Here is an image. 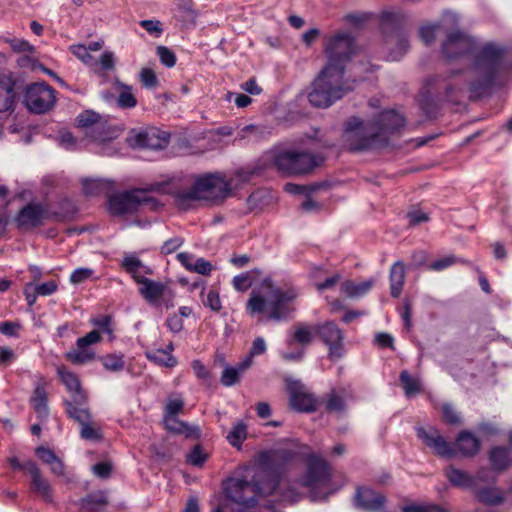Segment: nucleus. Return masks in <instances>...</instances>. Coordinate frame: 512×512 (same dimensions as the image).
Instances as JSON below:
<instances>
[{
  "mask_svg": "<svg viewBox=\"0 0 512 512\" xmlns=\"http://www.w3.org/2000/svg\"><path fill=\"white\" fill-rule=\"evenodd\" d=\"M441 50L448 60L472 55V62L464 71H451L427 81L428 92L438 98L451 101L464 96L478 98L511 69L509 53L503 45L492 41L480 42L461 30L447 33Z\"/></svg>",
  "mask_w": 512,
  "mask_h": 512,
  "instance_id": "nucleus-1",
  "label": "nucleus"
},
{
  "mask_svg": "<svg viewBox=\"0 0 512 512\" xmlns=\"http://www.w3.org/2000/svg\"><path fill=\"white\" fill-rule=\"evenodd\" d=\"M306 461V475L291 486L271 475H256L252 473V469H247L242 477L230 478L224 489L227 498L233 503L231 509L234 512H264L255 506L259 496L270 495L277 489L280 490L283 500L295 502L302 495L300 488L316 489L328 484L331 473L325 459L317 454H310ZM265 512L271 511L265 509Z\"/></svg>",
  "mask_w": 512,
  "mask_h": 512,
  "instance_id": "nucleus-2",
  "label": "nucleus"
},
{
  "mask_svg": "<svg viewBox=\"0 0 512 512\" xmlns=\"http://www.w3.org/2000/svg\"><path fill=\"white\" fill-rule=\"evenodd\" d=\"M298 295L295 287L280 285L266 278L251 291L245 309L249 316L258 317L261 322L279 323L289 319L295 311L293 302Z\"/></svg>",
  "mask_w": 512,
  "mask_h": 512,
  "instance_id": "nucleus-3",
  "label": "nucleus"
},
{
  "mask_svg": "<svg viewBox=\"0 0 512 512\" xmlns=\"http://www.w3.org/2000/svg\"><path fill=\"white\" fill-rule=\"evenodd\" d=\"M404 125V117L395 110L383 111L374 121L364 122L355 117L347 123L343 142L351 151L380 148Z\"/></svg>",
  "mask_w": 512,
  "mask_h": 512,
  "instance_id": "nucleus-4",
  "label": "nucleus"
},
{
  "mask_svg": "<svg viewBox=\"0 0 512 512\" xmlns=\"http://www.w3.org/2000/svg\"><path fill=\"white\" fill-rule=\"evenodd\" d=\"M241 175L226 180L221 174H207L195 180L192 186L174 194L178 206L187 208L196 201H217L228 197L239 186Z\"/></svg>",
  "mask_w": 512,
  "mask_h": 512,
  "instance_id": "nucleus-5",
  "label": "nucleus"
},
{
  "mask_svg": "<svg viewBox=\"0 0 512 512\" xmlns=\"http://www.w3.org/2000/svg\"><path fill=\"white\" fill-rule=\"evenodd\" d=\"M350 89L343 84V74L339 69L325 66L314 80L308 93L309 102L318 108H327L341 99Z\"/></svg>",
  "mask_w": 512,
  "mask_h": 512,
  "instance_id": "nucleus-6",
  "label": "nucleus"
},
{
  "mask_svg": "<svg viewBox=\"0 0 512 512\" xmlns=\"http://www.w3.org/2000/svg\"><path fill=\"white\" fill-rule=\"evenodd\" d=\"M149 191L167 192L162 184L152 185L149 190L135 189L132 191L116 193L109 197L108 208L112 215H125L138 211L141 207L154 208L156 201L149 195Z\"/></svg>",
  "mask_w": 512,
  "mask_h": 512,
  "instance_id": "nucleus-7",
  "label": "nucleus"
},
{
  "mask_svg": "<svg viewBox=\"0 0 512 512\" xmlns=\"http://www.w3.org/2000/svg\"><path fill=\"white\" fill-rule=\"evenodd\" d=\"M267 157L278 170L291 175L309 173L322 161L310 153L286 149L270 151Z\"/></svg>",
  "mask_w": 512,
  "mask_h": 512,
  "instance_id": "nucleus-8",
  "label": "nucleus"
},
{
  "mask_svg": "<svg viewBox=\"0 0 512 512\" xmlns=\"http://www.w3.org/2000/svg\"><path fill=\"white\" fill-rule=\"evenodd\" d=\"M326 53L328 55V64L334 69H339L341 74L344 73V64L350 59L354 53V41L349 33L341 32L332 36L327 45Z\"/></svg>",
  "mask_w": 512,
  "mask_h": 512,
  "instance_id": "nucleus-9",
  "label": "nucleus"
},
{
  "mask_svg": "<svg viewBox=\"0 0 512 512\" xmlns=\"http://www.w3.org/2000/svg\"><path fill=\"white\" fill-rule=\"evenodd\" d=\"M25 104L34 113H44L55 103L54 90L44 83H34L27 87Z\"/></svg>",
  "mask_w": 512,
  "mask_h": 512,
  "instance_id": "nucleus-10",
  "label": "nucleus"
},
{
  "mask_svg": "<svg viewBox=\"0 0 512 512\" xmlns=\"http://www.w3.org/2000/svg\"><path fill=\"white\" fill-rule=\"evenodd\" d=\"M100 340L99 332L92 330L85 336L77 339L75 347L65 354V358L75 365H83L93 361L96 353L91 346L100 342Z\"/></svg>",
  "mask_w": 512,
  "mask_h": 512,
  "instance_id": "nucleus-11",
  "label": "nucleus"
},
{
  "mask_svg": "<svg viewBox=\"0 0 512 512\" xmlns=\"http://www.w3.org/2000/svg\"><path fill=\"white\" fill-rule=\"evenodd\" d=\"M66 411L71 418L80 424V436L82 439L87 441H98L101 439V429L92 421L87 409L68 403Z\"/></svg>",
  "mask_w": 512,
  "mask_h": 512,
  "instance_id": "nucleus-12",
  "label": "nucleus"
},
{
  "mask_svg": "<svg viewBox=\"0 0 512 512\" xmlns=\"http://www.w3.org/2000/svg\"><path fill=\"white\" fill-rule=\"evenodd\" d=\"M129 145L137 148L163 149L169 143V135L157 129L132 131L128 137Z\"/></svg>",
  "mask_w": 512,
  "mask_h": 512,
  "instance_id": "nucleus-13",
  "label": "nucleus"
},
{
  "mask_svg": "<svg viewBox=\"0 0 512 512\" xmlns=\"http://www.w3.org/2000/svg\"><path fill=\"white\" fill-rule=\"evenodd\" d=\"M416 431L418 438L437 455L443 457H453L455 455V450L435 427H418Z\"/></svg>",
  "mask_w": 512,
  "mask_h": 512,
  "instance_id": "nucleus-14",
  "label": "nucleus"
},
{
  "mask_svg": "<svg viewBox=\"0 0 512 512\" xmlns=\"http://www.w3.org/2000/svg\"><path fill=\"white\" fill-rule=\"evenodd\" d=\"M317 333L321 339L329 346V357L337 359L342 356L343 333L334 322H325L317 326Z\"/></svg>",
  "mask_w": 512,
  "mask_h": 512,
  "instance_id": "nucleus-15",
  "label": "nucleus"
},
{
  "mask_svg": "<svg viewBox=\"0 0 512 512\" xmlns=\"http://www.w3.org/2000/svg\"><path fill=\"white\" fill-rule=\"evenodd\" d=\"M290 394V406L292 409L301 412H310L315 409L316 400L312 394L299 382H290L288 384Z\"/></svg>",
  "mask_w": 512,
  "mask_h": 512,
  "instance_id": "nucleus-16",
  "label": "nucleus"
},
{
  "mask_svg": "<svg viewBox=\"0 0 512 512\" xmlns=\"http://www.w3.org/2000/svg\"><path fill=\"white\" fill-rule=\"evenodd\" d=\"M23 470L31 476V490L45 501H52V488L33 461H26Z\"/></svg>",
  "mask_w": 512,
  "mask_h": 512,
  "instance_id": "nucleus-17",
  "label": "nucleus"
},
{
  "mask_svg": "<svg viewBox=\"0 0 512 512\" xmlns=\"http://www.w3.org/2000/svg\"><path fill=\"white\" fill-rule=\"evenodd\" d=\"M57 374L61 382L65 385L67 390L72 395V401H69V403H72L73 405L78 407H82V404L85 402L86 397L81 389L78 376L64 366H59L57 368ZM67 404L68 402H66V405Z\"/></svg>",
  "mask_w": 512,
  "mask_h": 512,
  "instance_id": "nucleus-18",
  "label": "nucleus"
},
{
  "mask_svg": "<svg viewBox=\"0 0 512 512\" xmlns=\"http://www.w3.org/2000/svg\"><path fill=\"white\" fill-rule=\"evenodd\" d=\"M139 284V293L149 303H158L161 297L168 296L171 298L173 295L171 291L161 282L149 280L143 277L137 282Z\"/></svg>",
  "mask_w": 512,
  "mask_h": 512,
  "instance_id": "nucleus-19",
  "label": "nucleus"
},
{
  "mask_svg": "<svg viewBox=\"0 0 512 512\" xmlns=\"http://www.w3.org/2000/svg\"><path fill=\"white\" fill-rule=\"evenodd\" d=\"M384 500L381 494L367 487L358 488L355 495L356 505L367 511L379 510Z\"/></svg>",
  "mask_w": 512,
  "mask_h": 512,
  "instance_id": "nucleus-20",
  "label": "nucleus"
},
{
  "mask_svg": "<svg viewBox=\"0 0 512 512\" xmlns=\"http://www.w3.org/2000/svg\"><path fill=\"white\" fill-rule=\"evenodd\" d=\"M44 210L38 204H28L18 213L17 225L22 229H30L37 226L43 218Z\"/></svg>",
  "mask_w": 512,
  "mask_h": 512,
  "instance_id": "nucleus-21",
  "label": "nucleus"
},
{
  "mask_svg": "<svg viewBox=\"0 0 512 512\" xmlns=\"http://www.w3.org/2000/svg\"><path fill=\"white\" fill-rule=\"evenodd\" d=\"M46 387L47 381L44 378H40L35 383V388L30 399L31 405L39 418H46L48 415Z\"/></svg>",
  "mask_w": 512,
  "mask_h": 512,
  "instance_id": "nucleus-22",
  "label": "nucleus"
},
{
  "mask_svg": "<svg viewBox=\"0 0 512 512\" xmlns=\"http://www.w3.org/2000/svg\"><path fill=\"white\" fill-rule=\"evenodd\" d=\"M164 424L167 430L176 434H182L186 438L197 439L200 437V430L198 426H190L180 421L176 416H165Z\"/></svg>",
  "mask_w": 512,
  "mask_h": 512,
  "instance_id": "nucleus-23",
  "label": "nucleus"
},
{
  "mask_svg": "<svg viewBox=\"0 0 512 512\" xmlns=\"http://www.w3.org/2000/svg\"><path fill=\"white\" fill-rule=\"evenodd\" d=\"M445 476L455 487L468 489L475 486L474 476L464 470L457 469L454 466H449L445 469Z\"/></svg>",
  "mask_w": 512,
  "mask_h": 512,
  "instance_id": "nucleus-24",
  "label": "nucleus"
},
{
  "mask_svg": "<svg viewBox=\"0 0 512 512\" xmlns=\"http://www.w3.org/2000/svg\"><path fill=\"white\" fill-rule=\"evenodd\" d=\"M456 448L463 456H473L480 449L479 440L470 432L462 431L456 439Z\"/></svg>",
  "mask_w": 512,
  "mask_h": 512,
  "instance_id": "nucleus-25",
  "label": "nucleus"
},
{
  "mask_svg": "<svg viewBox=\"0 0 512 512\" xmlns=\"http://www.w3.org/2000/svg\"><path fill=\"white\" fill-rule=\"evenodd\" d=\"M374 281L372 279L356 283L354 281L346 280L341 283V292L348 298H360L366 295L373 287Z\"/></svg>",
  "mask_w": 512,
  "mask_h": 512,
  "instance_id": "nucleus-26",
  "label": "nucleus"
},
{
  "mask_svg": "<svg viewBox=\"0 0 512 512\" xmlns=\"http://www.w3.org/2000/svg\"><path fill=\"white\" fill-rule=\"evenodd\" d=\"M122 267L132 275L134 280L138 282L145 275L151 274L152 270L145 266L138 257L134 255H126L122 261Z\"/></svg>",
  "mask_w": 512,
  "mask_h": 512,
  "instance_id": "nucleus-27",
  "label": "nucleus"
},
{
  "mask_svg": "<svg viewBox=\"0 0 512 512\" xmlns=\"http://www.w3.org/2000/svg\"><path fill=\"white\" fill-rule=\"evenodd\" d=\"M252 365L250 357H246L243 361L234 367H226L221 375V383L230 387L239 381L240 375Z\"/></svg>",
  "mask_w": 512,
  "mask_h": 512,
  "instance_id": "nucleus-28",
  "label": "nucleus"
},
{
  "mask_svg": "<svg viewBox=\"0 0 512 512\" xmlns=\"http://www.w3.org/2000/svg\"><path fill=\"white\" fill-rule=\"evenodd\" d=\"M350 396L347 389L332 390L327 398L326 409L330 412L342 413L346 409Z\"/></svg>",
  "mask_w": 512,
  "mask_h": 512,
  "instance_id": "nucleus-29",
  "label": "nucleus"
},
{
  "mask_svg": "<svg viewBox=\"0 0 512 512\" xmlns=\"http://www.w3.org/2000/svg\"><path fill=\"white\" fill-rule=\"evenodd\" d=\"M490 462L495 471H504L512 465V453L507 448L495 447L490 452Z\"/></svg>",
  "mask_w": 512,
  "mask_h": 512,
  "instance_id": "nucleus-30",
  "label": "nucleus"
},
{
  "mask_svg": "<svg viewBox=\"0 0 512 512\" xmlns=\"http://www.w3.org/2000/svg\"><path fill=\"white\" fill-rule=\"evenodd\" d=\"M405 281V266L402 262L394 263L390 270L391 295L398 297L401 294Z\"/></svg>",
  "mask_w": 512,
  "mask_h": 512,
  "instance_id": "nucleus-31",
  "label": "nucleus"
},
{
  "mask_svg": "<svg viewBox=\"0 0 512 512\" xmlns=\"http://www.w3.org/2000/svg\"><path fill=\"white\" fill-rule=\"evenodd\" d=\"M107 504V496L104 492L90 494L81 501L82 512H102Z\"/></svg>",
  "mask_w": 512,
  "mask_h": 512,
  "instance_id": "nucleus-32",
  "label": "nucleus"
},
{
  "mask_svg": "<svg viewBox=\"0 0 512 512\" xmlns=\"http://www.w3.org/2000/svg\"><path fill=\"white\" fill-rule=\"evenodd\" d=\"M145 355L150 361L163 367L172 368L177 364V360L170 354L168 350H149L145 353Z\"/></svg>",
  "mask_w": 512,
  "mask_h": 512,
  "instance_id": "nucleus-33",
  "label": "nucleus"
},
{
  "mask_svg": "<svg viewBox=\"0 0 512 512\" xmlns=\"http://www.w3.org/2000/svg\"><path fill=\"white\" fill-rule=\"evenodd\" d=\"M270 131L265 126L247 125L238 131L239 139H248L251 141H260L266 138Z\"/></svg>",
  "mask_w": 512,
  "mask_h": 512,
  "instance_id": "nucleus-34",
  "label": "nucleus"
},
{
  "mask_svg": "<svg viewBox=\"0 0 512 512\" xmlns=\"http://www.w3.org/2000/svg\"><path fill=\"white\" fill-rule=\"evenodd\" d=\"M15 92L13 85L0 79V112L10 110L14 105Z\"/></svg>",
  "mask_w": 512,
  "mask_h": 512,
  "instance_id": "nucleus-35",
  "label": "nucleus"
},
{
  "mask_svg": "<svg viewBox=\"0 0 512 512\" xmlns=\"http://www.w3.org/2000/svg\"><path fill=\"white\" fill-rule=\"evenodd\" d=\"M82 184L84 193L89 196L106 193L111 188V183L109 181L101 179H84Z\"/></svg>",
  "mask_w": 512,
  "mask_h": 512,
  "instance_id": "nucleus-36",
  "label": "nucleus"
},
{
  "mask_svg": "<svg viewBox=\"0 0 512 512\" xmlns=\"http://www.w3.org/2000/svg\"><path fill=\"white\" fill-rule=\"evenodd\" d=\"M99 361L109 372H120L125 367L124 355L122 353H111L100 357Z\"/></svg>",
  "mask_w": 512,
  "mask_h": 512,
  "instance_id": "nucleus-37",
  "label": "nucleus"
},
{
  "mask_svg": "<svg viewBox=\"0 0 512 512\" xmlns=\"http://www.w3.org/2000/svg\"><path fill=\"white\" fill-rule=\"evenodd\" d=\"M116 87L119 90L117 104L121 108H133L137 104V100L132 92V87L120 82H116Z\"/></svg>",
  "mask_w": 512,
  "mask_h": 512,
  "instance_id": "nucleus-38",
  "label": "nucleus"
},
{
  "mask_svg": "<svg viewBox=\"0 0 512 512\" xmlns=\"http://www.w3.org/2000/svg\"><path fill=\"white\" fill-rule=\"evenodd\" d=\"M477 497L480 502L488 505H497L503 501V494L497 488H486L477 491Z\"/></svg>",
  "mask_w": 512,
  "mask_h": 512,
  "instance_id": "nucleus-39",
  "label": "nucleus"
},
{
  "mask_svg": "<svg viewBox=\"0 0 512 512\" xmlns=\"http://www.w3.org/2000/svg\"><path fill=\"white\" fill-rule=\"evenodd\" d=\"M316 328L298 324L294 328L293 340L301 345H308L313 339Z\"/></svg>",
  "mask_w": 512,
  "mask_h": 512,
  "instance_id": "nucleus-40",
  "label": "nucleus"
},
{
  "mask_svg": "<svg viewBox=\"0 0 512 512\" xmlns=\"http://www.w3.org/2000/svg\"><path fill=\"white\" fill-rule=\"evenodd\" d=\"M400 380L405 394L410 397L420 392L421 386L417 379L413 378L408 371L404 370L400 374Z\"/></svg>",
  "mask_w": 512,
  "mask_h": 512,
  "instance_id": "nucleus-41",
  "label": "nucleus"
},
{
  "mask_svg": "<svg viewBox=\"0 0 512 512\" xmlns=\"http://www.w3.org/2000/svg\"><path fill=\"white\" fill-rule=\"evenodd\" d=\"M246 426L243 422H238L228 433L227 440L232 446H240L246 438Z\"/></svg>",
  "mask_w": 512,
  "mask_h": 512,
  "instance_id": "nucleus-42",
  "label": "nucleus"
},
{
  "mask_svg": "<svg viewBox=\"0 0 512 512\" xmlns=\"http://www.w3.org/2000/svg\"><path fill=\"white\" fill-rule=\"evenodd\" d=\"M394 42L397 43L398 48L396 51L391 52L390 58H391V60H398L407 51L408 46H409L408 40L406 39V37H404L402 35H397L395 37L389 38V40L387 41V43L390 45L393 44Z\"/></svg>",
  "mask_w": 512,
  "mask_h": 512,
  "instance_id": "nucleus-43",
  "label": "nucleus"
},
{
  "mask_svg": "<svg viewBox=\"0 0 512 512\" xmlns=\"http://www.w3.org/2000/svg\"><path fill=\"white\" fill-rule=\"evenodd\" d=\"M76 120L79 127L87 128L90 126L98 125L100 115L94 111L87 110L79 114Z\"/></svg>",
  "mask_w": 512,
  "mask_h": 512,
  "instance_id": "nucleus-44",
  "label": "nucleus"
},
{
  "mask_svg": "<svg viewBox=\"0 0 512 512\" xmlns=\"http://www.w3.org/2000/svg\"><path fill=\"white\" fill-rule=\"evenodd\" d=\"M439 28L438 24H425L419 29V36L425 44H431L436 38V32Z\"/></svg>",
  "mask_w": 512,
  "mask_h": 512,
  "instance_id": "nucleus-45",
  "label": "nucleus"
},
{
  "mask_svg": "<svg viewBox=\"0 0 512 512\" xmlns=\"http://www.w3.org/2000/svg\"><path fill=\"white\" fill-rule=\"evenodd\" d=\"M140 26L154 37H160L163 33L162 23L159 20L149 19L140 21Z\"/></svg>",
  "mask_w": 512,
  "mask_h": 512,
  "instance_id": "nucleus-46",
  "label": "nucleus"
},
{
  "mask_svg": "<svg viewBox=\"0 0 512 512\" xmlns=\"http://www.w3.org/2000/svg\"><path fill=\"white\" fill-rule=\"evenodd\" d=\"M94 274V271L89 268H78L75 269L70 275V282L72 284H81L91 278Z\"/></svg>",
  "mask_w": 512,
  "mask_h": 512,
  "instance_id": "nucleus-47",
  "label": "nucleus"
},
{
  "mask_svg": "<svg viewBox=\"0 0 512 512\" xmlns=\"http://www.w3.org/2000/svg\"><path fill=\"white\" fill-rule=\"evenodd\" d=\"M207 459V454L203 452L200 446H195L187 455V461L193 466H202Z\"/></svg>",
  "mask_w": 512,
  "mask_h": 512,
  "instance_id": "nucleus-48",
  "label": "nucleus"
},
{
  "mask_svg": "<svg viewBox=\"0 0 512 512\" xmlns=\"http://www.w3.org/2000/svg\"><path fill=\"white\" fill-rule=\"evenodd\" d=\"M341 275L339 273H335L329 277H327L324 281H316L315 288L319 292H323L325 290H330L334 288L341 280Z\"/></svg>",
  "mask_w": 512,
  "mask_h": 512,
  "instance_id": "nucleus-49",
  "label": "nucleus"
},
{
  "mask_svg": "<svg viewBox=\"0 0 512 512\" xmlns=\"http://www.w3.org/2000/svg\"><path fill=\"white\" fill-rule=\"evenodd\" d=\"M203 304L215 312L220 311L222 307L219 294L215 290L208 291L205 298L203 299Z\"/></svg>",
  "mask_w": 512,
  "mask_h": 512,
  "instance_id": "nucleus-50",
  "label": "nucleus"
},
{
  "mask_svg": "<svg viewBox=\"0 0 512 512\" xmlns=\"http://www.w3.org/2000/svg\"><path fill=\"white\" fill-rule=\"evenodd\" d=\"M442 418L447 424H459L460 416L450 404L442 405Z\"/></svg>",
  "mask_w": 512,
  "mask_h": 512,
  "instance_id": "nucleus-51",
  "label": "nucleus"
},
{
  "mask_svg": "<svg viewBox=\"0 0 512 512\" xmlns=\"http://www.w3.org/2000/svg\"><path fill=\"white\" fill-rule=\"evenodd\" d=\"M71 52L82 62L87 65H93V58L90 55V51L84 45H73L70 47Z\"/></svg>",
  "mask_w": 512,
  "mask_h": 512,
  "instance_id": "nucleus-52",
  "label": "nucleus"
},
{
  "mask_svg": "<svg viewBox=\"0 0 512 512\" xmlns=\"http://www.w3.org/2000/svg\"><path fill=\"white\" fill-rule=\"evenodd\" d=\"M157 55L159 56L162 64L167 67H173L176 63L175 54L165 46L157 47Z\"/></svg>",
  "mask_w": 512,
  "mask_h": 512,
  "instance_id": "nucleus-53",
  "label": "nucleus"
},
{
  "mask_svg": "<svg viewBox=\"0 0 512 512\" xmlns=\"http://www.w3.org/2000/svg\"><path fill=\"white\" fill-rule=\"evenodd\" d=\"M403 512H448L443 507L430 505H409L403 508Z\"/></svg>",
  "mask_w": 512,
  "mask_h": 512,
  "instance_id": "nucleus-54",
  "label": "nucleus"
},
{
  "mask_svg": "<svg viewBox=\"0 0 512 512\" xmlns=\"http://www.w3.org/2000/svg\"><path fill=\"white\" fill-rule=\"evenodd\" d=\"M184 402L180 397L170 398L166 405L165 416H176L183 408Z\"/></svg>",
  "mask_w": 512,
  "mask_h": 512,
  "instance_id": "nucleus-55",
  "label": "nucleus"
},
{
  "mask_svg": "<svg viewBox=\"0 0 512 512\" xmlns=\"http://www.w3.org/2000/svg\"><path fill=\"white\" fill-rule=\"evenodd\" d=\"M93 323L95 326L98 327L97 331L99 332L100 335H101V333H103V334H107L110 337H112L113 328L111 325V318L109 316L101 317V318L95 320Z\"/></svg>",
  "mask_w": 512,
  "mask_h": 512,
  "instance_id": "nucleus-56",
  "label": "nucleus"
},
{
  "mask_svg": "<svg viewBox=\"0 0 512 512\" xmlns=\"http://www.w3.org/2000/svg\"><path fill=\"white\" fill-rule=\"evenodd\" d=\"M266 342L263 337H257L252 343V346L249 351V355L247 357H250L252 360L253 357L262 355L266 352Z\"/></svg>",
  "mask_w": 512,
  "mask_h": 512,
  "instance_id": "nucleus-57",
  "label": "nucleus"
},
{
  "mask_svg": "<svg viewBox=\"0 0 512 512\" xmlns=\"http://www.w3.org/2000/svg\"><path fill=\"white\" fill-rule=\"evenodd\" d=\"M10 47L16 52H33L34 47L26 40L13 38L8 40Z\"/></svg>",
  "mask_w": 512,
  "mask_h": 512,
  "instance_id": "nucleus-58",
  "label": "nucleus"
},
{
  "mask_svg": "<svg viewBox=\"0 0 512 512\" xmlns=\"http://www.w3.org/2000/svg\"><path fill=\"white\" fill-rule=\"evenodd\" d=\"M140 80L146 87H155L158 83L155 73L148 68H143L140 72Z\"/></svg>",
  "mask_w": 512,
  "mask_h": 512,
  "instance_id": "nucleus-59",
  "label": "nucleus"
},
{
  "mask_svg": "<svg viewBox=\"0 0 512 512\" xmlns=\"http://www.w3.org/2000/svg\"><path fill=\"white\" fill-rule=\"evenodd\" d=\"M233 286L237 291H246L251 286L249 274L243 273L235 276L233 278Z\"/></svg>",
  "mask_w": 512,
  "mask_h": 512,
  "instance_id": "nucleus-60",
  "label": "nucleus"
},
{
  "mask_svg": "<svg viewBox=\"0 0 512 512\" xmlns=\"http://www.w3.org/2000/svg\"><path fill=\"white\" fill-rule=\"evenodd\" d=\"M184 243L183 239L180 237H173L164 242L161 247V252L164 254H171L175 252L179 247Z\"/></svg>",
  "mask_w": 512,
  "mask_h": 512,
  "instance_id": "nucleus-61",
  "label": "nucleus"
},
{
  "mask_svg": "<svg viewBox=\"0 0 512 512\" xmlns=\"http://www.w3.org/2000/svg\"><path fill=\"white\" fill-rule=\"evenodd\" d=\"M456 262V258L453 256H446L444 258L438 259L429 265L430 270L441 271L446 269L447 267L453 265Z\"/></svg>",
  "mask_w": 512,
  "mask_h": 512,
  "instance_id": "nucleus-62",
  "label": "nucleus"
},
{
  "mask_svg": "<svg viewBox=\"0 0 512 512\" xmlns=\"http://www.w3.org/2000/svg\"><path fill=\"white\" fill-rule=\"evenodd\" d=\"M57 283L53 280L36 286V294L41 296H49L57 290Z\"/></svg>",
  "mask_w": 512,
  "mask_h": 512,
  "instance_id": "nucleus-63",
  "label": "nucleus"
},
{
  "mask_svg": "<svg viewBox=\"0 0 512 512\" xmlns=\"http://www.w3.org/2000/svg\"><path fill=\"white\" fill-rule=\"evenodd\" d=\"M212 270V265L209 261L205 260L204 258H198L194 262V266L192 271L197 272L202 275L209 274Z\"/></svg>",
  "mask_w": 512,
  "mask_h": 512,
  "instance_id": "nucleus-64",
  "label": "nucleus"
}]
</instances>
